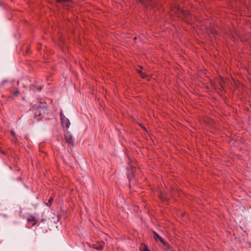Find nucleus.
Returning <instances> with one entry per match:
<instances>
[{
    "mask_svg": "<svg viewBox=\"0 0 251 251\" xmlns=\"http://www.w3.org/2000/svg\"><path fill=\"white\" fill-rule=\"evenodd\" d=\"M60 116L62 126L68 129L70 125L69 120L63 115L62 111H61L60 113Z\"/></svg>",
    "mask_w": 251,
    "mask_h": 251,
    "instance_id": "f257e3e1",
    "label": "nucleus"
},
{
    "mask_svg": "<svg viewBox=\"0 0 251 251\" xmlns=\"http://www.w3.org/2000/svg\"><path fill=\"white\" fill-rule=\"evenodd\" d=\"M153 234L154 238L155 240L157 241V240H159L162 243V244L165 246L167 245V244L165 242L164 239L162 238L161 236H160L156 232L154 231Z\"/></svg>",
    "mask_w": 251,
    "mask_h": 251,
    "instance_id": "f03ea898",
    "label": "nucleus"
},
{
    "mask_svg": "<svg viewBox=\"0 0 251 251\" xmlns=\"http://www.w3.org/2000/svg\"><path fill=\"white\" fill-rule=\"evenodd\" d=\"M65 140L66 142L69 145H72L73 144V140L72 137L69 133L65 134Z\"/></svg>",
    "mask_w": 251,
    "mask_h": 251,
    "instance_id": "7ed1b4c3",
    "label": "nucleus"
},
{
    "mask_svg": "<svg viewBox=\"0 0 251 251\" xmlns=\"http://www.w3.org/2000/svg\"><path fill=\"white\" fill-rule=\"evenodd\" d=\"M104 244V243L103 242H100L97 244H92L91 247L94 249L100 250L103 249Z\"/></svg>",
    "mask_w": 251,
    "mask_h": 251,
    "instance_id": "20e7f679",
    "label": "nucleus"
},
{
    "mask_svg": "<svg viewBox=\"0 0 251 251\" xmlns=\"http://www.w3.org/2000/svg\"><path fill=\"white\" fill-rule=\"evenodd\" d=\"M140 250V251H150L145 244H143L141 246Z\"/></svg>",
    "mask_w": 251,
    "mask_h": 251,
    "instance_id": "39448f33",
    "label": "nucleus"
},
{
    "mask_svg": "<svg viewBox=\"0 0 251 251\" xmlns=\"http://www.w3.org/2000/svg\"><path fill=\"white\" fill-rule=\"evenodd\" d=\"M137 72L138 73V74H140V75L143 78L148 79V76L147 75H145L144 73H142L140 70H137Z\"/></svg>",
    "mask_w": 251,
    "mask_h": 251,
    "instance_id": "423d86ee",
    "label": "nucleus"
},
{
    "mask_svg": "<svg viewBox=\"0 0 251 251\" xmlns=\"http://www.w3.org/2000/svg\"><path fill=\"white\" fill-rule=\"evenodd\" d=\"M28 222H36V218L33 216H30L27 220Z\"/></svg>",
    "mask_w": 251,
    "mask_h": 251,
    "instance_id": "0eeeda50",
    "label": "nucleus"
},
{
    "mask_svg": "<svg viewBox=\"0 0 251 251\" xmlns=\"http://www.w3.org/2000/svg\"><path fill=\"white\" fill-rule=\"evenodd\" d=\"M57 2H68L71 1V0H55Z\"/></svg>",
    "mask_w": 251,
    "mask_h": 251,
    "instance_id": "6e6552de",
    "label": "nucleus"
},
{
    "mask_svg": "<svg viewBox=\"0 0 251 251\" xmlns=\"http://www.w3.org/2000/svg\"><path fill=\"white\" fill-rule=\"evenodd\" d=\"M11 135L13 136V137H16V133L13 130L11 131Z\"/></svg>",
    "mask_w": 251,
    "mask_h": 251,
    "instance_id": "1a4fd4ad",
    "label": "nucleus"
},
{
    "mask_svg": "<svg viewBox=\"0 0 251 251\" xmlns=\"http://www.w3.org/2000/svg\"><path fill=\"white\" fill-rule=\"evenodd\" d=\"M140 1L144 5H145L146 6H147L146 3L144 0H140Z\"/></svg>",
    "mask_w": 251,
    "mask_h": 251,
    "instance_id": "9d476101",
    "label": "nucleus"
},
{
    "mask_svg": "<svg viewBox=\"0 0 251 251\" xmlns=\"http://www.w3.org/2000/svg\"><path fill=\"white\" fill-rule=\"evenodd\" d=\"M19 93V91H15L14 93V95L15 96H17L18 95V94Z\"/></svg>",
    "mask_w": 251,
    "mask_h": 251,
    "instance_id": "9b49d317",
    "label": "nucleus"
},
{
    "mask_svg": "<svg viewBox=\"0 0 251 251\" xmlns=\"http://www.w3.org/2000/svg\"><path fill=\"white\" fill-rule=\"evenodd\" d=\"M52 201H53V198H50L49 199V202L50 203H51Z\"/></svg>",
    "mask_w": 251,
    "mask_h": 251,
    "instance_id": "f8f14e48",
    "label": "nucleus"
},
{
    "mask_svg": "<svg viewBox=\"0 0 251 251\" xmlns=\"http://www.w3.org/2000/svg\"><path fill=\"white\" fill-rule=\"evenodd\" d=\"M128 177H129V180H130L131 178L129 176H128Z\"/></svg>",
    "mask_w": 251,
    "mask_h": 251,
    "instance_id": "ddd939ff",
    "label": "nucleus"
}]
</instances>
